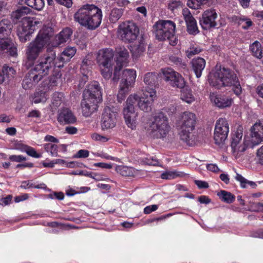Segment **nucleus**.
I'll return each mask as SVG.
<instances>
[{
	"mask_svg": "<svg viewBox=\"0 0 263 263\" xmlns=\"http://www.w3.org/2000/svg\"><path fill=\"white\" fill-rule=\"evenodd\" d=\"M114 57V52L109 48L100 50L97 54V61L98 64L102 66L111 65L110 62Z\"/></svg>",
	"mask_w": 263,
	"mask_h": 263,
	"instance_id": "5701e85b",
	"label": "nucleus"
},
{
	"mask_svg": "<svg viewBox=\"0 0 263 263\" xmlns=\"http://www.w3.org/2000/svg\"><path fill=\"white\" fill-rule=\"evenodd\" d=\"M91 64V61L89 59V55L86 56L82 61V68L84 69L87 66Z\"/></svg>",
	"mask_w": 263,
	"mask_h": 263,
	"instance_id": "0e129e2a",
	"label": "nucleus"
},
{
	"mask_svg": "<svg viewBox=\"0 0 263 263\" xmlns=\"http://www.w3.org/2000/svg\"><path fill=\"white\" fill-rule=\"evenodd\" d=\"M192 64L193 70L195 73L197 78H200L201 76L202 71L205 67V60L199 57L195 58L193 59Z\"/></svg>",
	"mask_w": 263,
	"mask_h": 263,
	"instance_id": "c85d7f7f",
	"label": "nucleus"
},
{
	"mask_svg": "<svg viewBox=\"0 0 263 263\" xmlns=\"http://www.w3.org/2000/svg\"><path fill=\"white\" fill-rule=\"evenodd\" d=\"M19 4H26L37 10H41L45 5L44 0H19Z\"/></svg>",
	"mask_w": 263,
	"mask_h": 263,
	"instance_id": "7c9ffc66",
	"label": "nucleus"
},
{
	"mask_svg": "<svg viewBox=\"0 0 263 263\" xmlns=\"http://www.w3.org/2000/svg\"><path fill=\"white\" fill-rule=\"evenodd\" d=\"M119 33L122 41L132 43L137 37L139 32L138 27L132 22L122 23L119 28Z\"/></svg>",
	"mask_w": 263,
	"mask_h": 263,
	"instance_id": "9d476101",
	"label": "nucleus"
},
{
	"mask_svg": "<svg viewBox=\"0 0 263 263\" xmlns=\"http://www.w3.org/2000/svg\"><path fill=\"white\" fill-rule=\"evenodd\" d=\"M145 50V45L143 39H140L138 43L131 46L130 51L133 56L138 57L141 55Z\"/></svg>",
	"mask_w": 263,
	"mask_h": 263,
	"instance_id": "c756f323",
	"label": "nucleus"
},
{
	"mask_svg": "<svg viewBox=\"0 0 263 263\" xmlns=\"http://www.w3.org/2000/svg\"><path fill=\"white\" fill-rule=\"evenodd\" d=\"M242 137V131L237 130L232 137L231 148L233 154L236 152L237 146L240 144L241 140Z\"/></svg>",
	"mask_w": 263,
	"mask_h": 263,
	"instance_id": "473e14b6",
	"label": "nucleus"
},
{
	"mask_svg": "<svg viewBox=\"0 0 263 263\" xmlns=\"http://www.w3.org/2000/svg\"><path fill=\"white\" fill-rule=\"evenodd\" d=\"M156 38L160 41L174 37L175 24L171 21L160 20L153 26Z\"/></svg>",
	"mask_w": 263,
	"mask_h": 263,
	"instance_id": "1a4fd4ad",
	"label": "nucleus"
},
{
	"mask_svg": "<svg viewBox=\"0 0 263 263\" xmlns=\"http://www.w3.org/2000/svg\"><path fill=\"white\" fill-rule=\"evenodd\" d=\"M162 71L164 80L173 87L181 88L185 86L184 78L172 68H165Z\"/></svg>",
	"mask_w": 263,
	"mask_h": 263,
	"instance_id": "ddd939ff",
	"label": "nucleus"
},
{
	"mask_svg": "<svg viewBox=\"0 0 263 263\" xmlns=\"http://www.w3.org/2000/svg\"><path fill=\"white\" fill-rule=\"evenodd\" d=\"M58 121L61 123L73 124L76 122L77 118L71 110L64 108L59 111Z\"/></svg>",
	"mask_w": 263,
	"mask_h": 263,
	"instance_id": "393cba45",
	"label": "nucleus"
},
{
	"mask_svg": "<svg viewBox=\"0 0 263 263\" xmlns=\"http://www.w3.org/2000/svg\"><path fill=\"white\" fill-rule=\"evenodd\" d=\"M162 71L164 80L173 87L181 88L185 86L184 78L172 68H165Z\"/></svg>",
	"mask_w": 263,
	"mask_h": 263,
	"instance_id": "4468645a",
	"label": "nucleus"
},
{
	"mask_svg": "<svg viewBox=\"0 0 263 263\" xmlns=\"http://www.w3.org/2000/svg\"><path fill=\"white\" fill-rule=\"evenodd\" d=\"M55 2L62 5L65 6L67 8H70L72 6V0H55Z\"/></svg>",
	"mask_w": 263,
	"mask_h": 263,
	"instance_id": "4d7b16f0",
	"label": "nucleus"
},
{
	"mask_svg": "<svg viewBox=\"0 0 263 263\" xmlns=\"http://www.w3.org/2000/svg\"><path fill=\"white\" fill-rule=\"evenodd\" d=\"M250 49L252 54L258 59H260L262 57V47L261 44L255 41L250 46Z\"/></svg>",
	"mask_w": 263,
	"mask_h": 263,
	"instance_id": "2f4dec72",
	"label": "nucleus"
},
{
	"mask_svg": "<svg viewBox=\"0 0 263 263\" xmlns=\"http://www.w3.org/2000/svg\"><path fill=\"white\" fill-rule=\"evenodd\" d=\"M182 7V3L181 1L172 0L168 3V9L173 11L176 9Z\"/></svg>",
	"mask_w": 263,
	"mask_h": 263,
	"instance_id": "de8ad7c7",
	"label": "nucleus"
},
{
	"mask_svg": "<svg viewBox=\"0 0 263 263\" xmlns=\"http://www.w3.org/2000/svg\"><path fill=\"white\" fill-rule=\"evenodd\" d=\"M211 0H188L187 5V6L194 9H198L200 8L201 5L206 4Z\"/></svg>",
	"mask_w": 263,
	"mask_h": 263,
	"instance_id": "a19ab883",
	"label": "nucleus"
},
{
	"mask_svg": "<svg viewBox=\"0 0 263 263\" xmlns=\"http://www.w3.org/2000/svg\"><path fill=\"white\" fill-rule=\"evenodd\" d=\"M13 26L8 19L4 18L0 21V40L10 37Z\"/></svg>",
	"mask_w": 263,
	"mask_h": 263,
	"instance_id": "cd10ccee",
	"label": "nucleus"
},
{
	"mask_svg": "<svg viewBox=\"0 0 263 263\" xmlns=\"http://www.w3.org/2000/svg\"><path fill=\"white\" fill-rule=\"evenodd\" d=\"M143 162L149 165L157 166L159 165L158 161L153 158H145Z\"/></svg>",
	"mask_w": 263,
	"mask_h": 263,
	"instance_id": "6e6d98bb",
	"label": "nucleus"
},
{
	"mask_svg": "<svg viewBox=\"0 0 263 263\" xmlns=\"http://www.w3.org/2000/svg\"><path fill=\"white\" fill-rule=\"evenodd\" d=\"M184 174L178 172H166L161 175V178L163 179H172L177 177H183Z\"/></svg>",
	"mask_w": 263,
	"mask_h": 263,
	"instance_id": "c03bdc74",
	"label": "nucleus"
},
{
	"mask_svg": "<svg viewBox=\"0 0 263 263\" xmlns=\"http://www.w3.org/2000/svg\"><path fill=\"white\" fill-rule=\"evenodd\" d=\"M36 22L30 17H24L22 24L17 27V34L20 40L25 43L30 40V36L33 33Z\"/></svg>",
	"mask_w": 263,
	"mask_h": 263,
	"instance_id": "9b49d317",
	"label": "nucleus"
},
{
	"mask_svg": "<svg viewBox=\"0 0 263 263\" xmlns=\"http://www.w3.org/2000/svg\"><path fill=\"white\" fill-rule=\"evenodd\" d=\"M229 132L228 121L225 118H220L216 122L214 139L215 143L223 144L227 140Z\"/></svg>",
	"mask_w": 263,
	"mask_h": 263,
	"instance_id": "f8f14e48",
	"label": "nucleus"
},
{
	"mask_svg": "<svg viewBox=\"0 0 263 263\" xmlns=\"http://www.w3.org/2000/svg\"><path fill=\"white\" fill-rule=\"evenodd\" d=\"M31 12V9L26 6H22L18 8L15 11L12 12L11 16L15 20H19L21 17H24L25 15Z\"/></svg>",
	"mask_w": 263,
	"mask_h": 263,
	"instance_id": "e433bc0d",
	"label": "nucleus"
},
{
	"mask_svg": "<svg viewBox=\"0 0 263 263\" xmlns=\"http://www.w3.org/2000/svg\"><path fill=\"white\" fill-rule=\"evenodd\" d=\"M136 71L133 69H126L122 71L120 85L121 87H133L136 80Z\"/></svg>",
	"mask_w": 263,
	"mask_h": 263,
	"instance_id": "b1692460",
	"label": "nucleus"
},
{
	"mask_svg": "<svg viewBox=\"0 0 263 263\" xmlns=\"http://www.w3.org/2000/svg\"><path fill=\"white\" fill-rule=\"evenodd\" d=\"M209 82L217 89L233 86L234 92L237 96L241 93L242 88L238 78L234 71L229 68L216 65L209 74Z\"/></svg>",
	"mask_w": 263,
	"mask_h": 263,
	"instance_id": "7ed1b4c3",
	"label": "nucleus"
},
{
	"mask_svg": "<svg viewBox=\"0 0 263 263\" xmlns=\"http://www.w3.org/2000/svg\"><path fill=\"white\" fill-rule=\"evenodd\" d=\"M55 51L51 47L47 48L34 66L26 74L22 83V87L27 90L35 86L55 66Z\"/></svg>",
	"mask_w": 263,
	"mask_h": 263,
	"instance_id": "f257e3e1",
	"label": "nucleus"
},
{
	"mask_svg": "<svg viewBox=\"0 0 263 263\" xmlns=\"http://www.w3.org/2000/svg\"><path fill=\"white\" fill-rule=\"evenodd\" d=\"M151 132L157 138L166 137L170 130L168 119L162 112H159L154 117V120L149 125Z\"/></svg>",
	"mask_w": 263,
	"mask_h": 263,
	"instance_id": "6e6552de",
	"label": "nucleus"
},
{
	"mask_svg": "<svg viewBox=\"0 0 263 263\" xmlns=\"http://www.w3.org/2000/svg\"><path fill=\"white\" fill-rule=\"evenodd\" d=\"M89 151L85 149H81L74 156V158H87L89 156Z\"/></svg>",
	"mask_w": 263,
	"mask_h": 263,
	"instance_id": "864d4df0",
	"label": "nucleus"
},
{
	"mask_svg": "<svg viewBox=\"0 0 263 263\" xmlns=\"http://www.w3.org/2000/svg\"><path fill=\"white\" fill-rule=\"evenodd\" d=\"M195 183L199 189H207L209 187L208 182L201 180H195Z\"/></svg>",
	"mask_w": 263,
	"mask_h": 263,
	"instance_id": "bf43d9fd",
	"label": "nucleus"
},
{
	"mask_svg": "<svg viewBox=\"0 0 263 263\" xmlns=\"http://www.w3.org/2000/svg\"><path fill=\"white\" fill-rule=\"evenodd\" d=\"M143 81L145 84L147 85L145 88V92L146 91H150L151 89H153L154 91H156V87L159 85L158 74L154 72H147L143 77Z\"/></svg>",
	"mask_w": 263,
	"mask_h": 263,
	"instance_id": "a878e982",
	"label": "nucleus"
},
{
	"mask_svg": "<svg viewBox=\"0 0 263 263\" xmlns=\"http://www.w3.org/2000/svg\"><path fill=\"white\" fill-rule=\"evenodd\" d=\"M117 172L121 175L124 176H134V170L132 167L127 166H119L117 168Z\"/></svg>",
	"mask_w": 263,
	"mask_h": 263,
	"instance_id": "79ce46f5",
	"label": "nucleus"
},
{
	"mask_svg": "<svg viewBox=\"0 0 263 263\" xmlns=\"http://www.w3.org/2000/svg\"><path fill=\"white\" fill-rule=\"evenodd\" d=\"M238 24L239 25H241L242 29L247 30L252 25L253 23L249 18H239Z\"/></svg>",
	"mask_w": 263,
	"mask_h": 263,
	"instance_id": "09e8293b",
	"label": "nucleus"
},
{
	"mask_svg": "<svg viewBox=\"0 0 263 263\" xmlns=\"http://www.w3.org/2000/svg\"><path fill=\"white\" fill-rule=\"evenodd\" d=\"M235 179L240 183L241 187L242 188H246L247 184L250 185L252 188H255L256 186V184L251 181H249L242 177L241 175L237 173L235 177Z\"/></svg>",
	"mask_w": 263,
	"mask_h": 263,
	"instance_id": "58836bf2",
	"label": "nucleus"
},
{
	"mask_svg": "<svg viewBox=\"0 0 263 263\" xmlns=\"http://www.w3.org/2000/svg\"><path fill=\"white\" fill-rule=\"evenodd\" d=\"M217 17V14L215 10L211 9L205 10L199 20L202 28L203 30H210L216 27L217 24L216 18Z\"/></svg>",
	"mask_w": 263,
	"mask_h": 263,
	"instance_id": "dca6fc26",
	"label": "nucleus"
},
{
	"mask_svg": "<svg viewBox=\"0 0 263 263\" xmlns=\"http://www.w3.org/2000/svg\"><path fill=\"white\" fill-rule=\"evenodd\" d=\"M9 160L17 162H20L23 161H25L26 160V157L21 156V155H12L10 156L9 158Z\"/></svg>",
	"mask_w": 263,
	"mask_h": 263,
	"instance_id": "5fc2aeb1",
	"label": "nucleus"
},
{
	"mask_svg": "<svg viewBox=\"0 0 263 263\" xmlns=\"http://www.w3.org/2000/svg\"><path fill=\"white\" fill-rule=\"evenodd\" d=\"M2 72L3 73L2 75L8 81L13 80L16 74V70L12 67H9L7 65L3 66Z\"/></svg>",
	"mask_w": 263,
	"mask_h": 263,
	"instance_id": "72a5a7b5",
	"label": "nucleus"
},
{
	"mask_svg": "<svg viewBox=\"0 0 263 263\" xmlns=\"http://www.w3.org/2000/svg\"><path fill=\"white\" fill-rule=\"evenodd\" d=\"M210 98L212 102L220 108L230 107L233 101V99L228 96L214 93H211Z\"/></svg>",
	"mask_w": 263,
	"mask_h": 263,
	"instance_id": "412c9836",
	"label": "nucleus"
},
{
	"mask_svg": "<svg viewBox=\"0 0 263 263\" xmlns=\"http://www.w3.org/2000/svg\"><path fill=\"white\" fill-rule=\"evenodd\" d=\"M120 86V89L117 95L118 101L121 103L125 99L129 91V88Z\"/></svg>",
	"mask_w": 263,
	"mask_h": 263,
	"instance_id": "49530a36",
	"label": "nucleus"
},
{
	"mask_svg": "<svg viewBox=\"0 0 263 263\" xmlns=\"http://www.w3.org/2000/svg\"><path fill=\"white\" fill-rule=\"evenodd\" d=\"M53 68H54V70L52 76L55 77V79H59L61 78L62 76V73L61 72V71L59 69V68H58L57 66H54L51 70H52Z\"/></svg>",
	"mask_w": 263,
	"mask_h": 263,
	"instance_id": "e2e57ef3",
	"label": "nucleus"
},
{
	"mask_svg": "<svg viewBox=\"0 0 263 263\" xmlns=\"http://www.w3.org/2000/svg\"><path fill=\"white\" fill-rule=\"evenodd\" d=\"M0 54L11 57L17 55L16 46L10 37L0 40Z\"/></svg>",
	"mask_w": 263,
	"mask_h": 263,
	"instance_id": "6ab92c4d",
	"label": "nucleus"
},
{
	"mask_svg": "<svg viewBox=\"0 0 263 263\" xmlns=\"http://www.w3.org/2000/svg\"><path fill=\"white\" fill-rule=\"evenodd\" d=\"M144 96L145 97L140 98L137 95H131L126 101L123 114L126 124L132 129L136 127L137 113L135 110L134 105L137 103L139 107L145 112L151 111L154 99L156 97V91L151 89L150 91H145Z\"/></svg>",
	"mask_w": 263,
	"mask_h": 263,
	"instance_id": "f03ea898",
	"label": "nucleus"
},
{
	"mask_svg": "<svg viewBox=\"0 0 263 263\" xmlns=\"http://www.w3.org/2000/svg\"><path fill=\"white\" fill-rule=\"evenodd\" d=\"M251 144L252 147L263 141V122H256L251 128Z\"/></svg>",
	"mask_w": 263,
	"mask_h": 263,
	"instance_id": "a211bd4d",
	"label": "nucleus"
},
{
	"mask_svg": "<svg viewBox=\"0 0 263 263\" xmlns=\"http://www.w3.org/2000/svg\"><path fill=\"white\" fill-rule=\"evenodd\" d=\"M117 112L109 107H106L102 115L101 126L102 129H109L114 127L116 124Z\"/></svg>",
	"mask_w": 263,
	"mask_h": 263,
	"instance_id": "f3484780",
	"label": "nucleus"
},
{
	"mask_svg": "<svg viewBox=\"0 0 263 263\" xmlns=\"http://www.w3.org/2000/svg\"><path fill=\"white\" fill-rule=\"evenodd\" d=\"M201 51V49L199 47H193L186 51L187 56L188 58H191L194 55L199 53Z\"/></svg>",
	"mask_w": 263,
	"mask_h": 263,
	"instance_id": "603ef678",
	"label": "nucleus"
},
{
	"mask_svg": "<svg viewBox=\"0 0 263 263\" xmlns=\"http://www.w3.org/2000/svg\"><path fill=\"white\" fill-rule=\"evenodd\" d=\"M76 49L74 47H67L61 53L60 56L57 58L55 55V66L58 68H62L64 64L68 62L70 59L75 54Z\"/></svg>",
	"mask_w": 263,
	"mask_h": 263,
	"instance_id": "4be33fe9",
	"label": "nucleus"
},
{
	"mask_svg": "<svg viewBox=\"0 0 263 263\" xmlns=\"http://www.w3.org/2000/svg\"><path fill=\"white\" fill-rule=\"evenodd\" d=\"M129 57L128 50L125 48H120L118 52V57H117L115 66L113 77L111 80L114 83H117L120 79V70L123 66L127 63V59Z\"/></svg>",
	"mask_w": 263,
	"mask_h": 263,
	"instance_id": "2eb2a0df",
	"label": "nucleus"
},
{
	"mask_svg": "<svg viewBox=\"0 0 263 263\" xmlns=\"http://www.w3.org/2000/svg\"><path fill=\"white\" fill-rule=\"evenodd\" d=\"M72 31L70 28H66L61 31L58 34H57L52 43V46L50 47L52 49L53 47H57L66 42L69 39L72 34ZM48 47L47 48H49ZM55 52V51L53 49Z\"/></svg>",
	"mask_w": 263,
	"mask_h": 263,
	"instance_id": "bb28decb",
	"label": "nucleus"
},
{
	"mask_svg": "<svg viewBox=\"0 0 263 263\" xmlns=\"http://www.w3.org/2000/svg\"><path fill=\"white\" fill-rule=\"evenodd\" d=\"M252 144L251 142H248L246 140H245L242 144L238 145L237 146L236 152L235 154H233L236 157L239 156L246 150L247 148L249 146L252 147Z\"/></svg>",
	"mask_w": 263,
	"mask_h": 263,
	"instance_id": "37998d69",
	"label": "nucleus"
},
{
	"mask_svg": "<svg viewBox=\"0 0 263 263\" xmlns=\"http://www.w3.org/2000/svg\"><path fill=\"white\" fill-rule=\"evenodd\" d=\"M11 121V119L9 116L5 114L0 115V123H9Z\"/></svg>",
	"mask_w": 263,
	"mask_h": 263,
	"instance_id": "338daca9",
	"label": "nucleus"
},
{
	"mask_svg": "<svg viewBox=\"0 0 263 263\" xmlns=\"http://www.w3.org/2000/svg\"><path fill=\"white\" fill-rule=\"evenodd\" d=\"M217 196L223 202L227 203H233L235 199V196L231 193L226 191L221 190L217 193Z\"/></svg>",
	"mask_w": 263,
	"mask_h": 263,
	"instance_id": "f704fd0d",
	"label": "nucleus"
},
{
	"mask_svg": "<svg viewBox=\"0 0 263 263\" xmlns=\"http://www.w3.org/2000/svg\"><path fill=\"white\" fill-rule=\"evenodd\" d=\"M256 93L261 98H263V83L258 85L256 88Z\"/></svg>",
	"mask_w": 263,
	"mask_h": 263,
	"instance_id": "774afa93",
	"label": "nucleus"
},
{
	"mask_svg": "<svg viewBox=\"0 0 263 263\" xmlns=\"http://www.w3.org/2000/svg\"><path fill=\"white\" fill-rule=\"evenodd\" d=\"M102 16L100 9L93 5H86L78 10L74 15V18L82 26L93 30L100 25Z\"/></svg>",
	"mask_w": 263,
	"mask_h": 263,
	"instance_id": "39448f33",
	"label": "nucleus"
},
{
	"mask_svg": "<svg viewBox=\"0 0 263 263\" xmlns=\"http://www.w3.org/2000/svg\"><path fill=\"white\" fill-rule=\"evenodd\" d=\"M206 168L208 170L214 173H217L219 172L220 170L215 164H208L206 165Z\"/></svg>",
	"mask_w": 263,
	"mask_h": 263,
	"instance_id": "052dcab7",
	"label": "nucleus"
},
{
	"mask_svg": "<svg viewBox=\"0 0 263 263\" xmlns=\"http://www.w3.org/2000/svg\"><path fill=\"white\" fill-rule=\"evenodd\" d=\"M65 131L69 134L73 135L77 133L78 129L73 126H67L65 128Z\"/></svg>",
	"mask_w": 263,
	"mask_h": 263,
	"instance_id": "69168bd1",
	"label": "nucleus"
},
{
	"mask_svg": "<svg viewBox=\"0 0 263 263\" xmlns=\"http://www.w3.org/2000/svg\"><path fill=\"white\" fill-rule=\"evenodd\" d=\"M182 15L185 22L187 31L190 34L196 35L199 32L197 22L190 10L185 8L182 10Z\"/></svg>",
	"mask_w": 263,
	"mask_h": 263,
	"instance_id": "aec40b11",
	"label": "nucleus"
},
{
	"mask_svg": "<svg viewBox=\"0 0 263 263\" xmlns=\"http://www.w3.org/2000/svg\"><path fill=\"white\" fill-rule=\"evenodd\" d=\"M63 95L59 92H54L52 98L51 108L56 109L59 107L62 102Z\"/></svg>",
	"mask_w": 263,
	"mask_h": 263,
	"instance_id": "ea45409f",
	"label": "nucleus"
},
{
	"mask_svg": "<svg viewBox=\"0 0 263 263\" xmlns=\"http://www.w3.org/2000/svg\"><path fill=\"white\" fill-rule=\"evenodd\" d=\"M12 196L8 195L5 198H2L1 200L0 204L2 205H7L10 203L12 200Z\"/></svg>",
	"mask_w": 263,
	"mask_h": 263,
	"instance_id": "680f3d73",
	"label": "nucleus"
},
{
	"mask_svg": "<svg viewBox=\"0 0 263 263\" xmlns=\"http://www.w3.org/2000/svg\"><path fill=\"white\" fill-rule=\"evenodd\" d=\"M123 13V9L114 8L113 9L109 15V20L112 23L117 22L122 16Z\"/></svg>",
	"mask_w": 263,
	"mask_h": 263,
	"instance_id": "4c0bfd02",
	"label": "nucleus"
},
{
	"mask_svg": "<svg viewBox=\"0 0 263 263\" xmlns=\"http://www.w3.org/2000/svg\"><path fill=\"white\" fill-rule=\"evenodd\" d=\"M53 35V30L50 27H44L39 32L34 41L27 46L26 54L28 62H34L49 45Z\"/></svg>",
	"mask_w": 263,
	"mask_h": 263,
	"instance_id": "20e7f679",
	"label": "nucleus"
},
{
	"mask_svg": "<svg viewBox=\"0 0 263 263\" xmlns=\"http://www.w3.org/2000/svg\"><path fill=\"white\" fill-rule=\"evenodd\" d=\"M256 159L258 163L263 165V145L257 151Z\"/></svg>",
	"mask_w": 263,
	"mask_h": 263,
	"instance_id": "8fccbe9b",
	"label": "nucleus"
},
{
	"mask_svg": "<svg viewBox=\"0 0 263 263\" xmlns=\"http://www.w3.org/2000/svg\"><path fill=\"white\" fill-rule=\"evenodd\" d=\"M158 209V205L153 204L149 206H147L144 209V213L146 214H150L151 212L156 211Z\"/></svg>",
	"mask_w": 263,
	"mask_h": 263,
	"instance_id": "13d9d810",
	"label": "nucleus"
},
{
	"mask_svg": "<svg viewBox=\"0 0 263 263\" xmlns=\"http://www.w3.org/2000/svg\"><path fill=\"white\" fill-rule=\"evenodd\" d=\"M102 67L101 68L102 77L106 80L110 79L112 74V68L111 67V65Z\"/></svg>",
	"mask_w": 263,
	"mask_h": 263,
	"instance_id": "a18cd8bd",
	"label": "nucleus"
},
{
	"mask_svg": "<svg viewBox=\"0 0 263 263\" xmlns=\"http://www.w3.org/2000/svg\"><path fill=\"white\" fill-rule=\"evenodd\" d=\"M26 153L29 155L34 158H40L42 155L41 154H37L34 148L28 146L26 150Z\"/></svg>",
	"mask_w": 263,
	"mask_h": 263,
	"instance_id": "3c124183",
	"label": "nucleus"
},
{
	"mask_svg": "<svg viewBox=\"0 0 263 263\" xmlns=\"http://www.w3.org/2000/svg\"><path fill=\"white\" fill-rule=\"evenodd\" d=\"M83 99L81 102L82 114L89 117L97 110L98 104L102 101L101 88L99 83L93 81L89 84L83 93Z\"/></svg>",
	"mask_w": 263,
	"mask_h": 263,
	"instance_id": "423d86ee",
	"label": "nucleus"
},
{
	"mask_svg": "<svg viewBox=\"0 0 263 263\" xmlns=\"http://www.w3.org/2000/svg\"><path fill=\"white\" fill-rule=\"evenodd\" d=\"M196 123V115L191 112L185 111L181 115L179 122V135L181 140L185 142L189 145L195 144L196 139L192 132L195 129Z\"/></svg>",
	"mask_w": 263,
	"mask_h": 263,
	"instance_id": "0eeeda50",
	"label": "nucleus"
},
{
	"mask_svg": "<svg viewBox=\"0 0 263 263\" xmlns=\"http://www.w3.org/2000/svg\"><path fill=\"white\" fill-rule=\"evenodd\" d=\"M181 89H182L181 94V98L182 100L187 103H191L195 100L194 96L191 89L184 87V86Z\"/></svg>",
	"mask_w": 263,
	"mask_h": 263,
	"instance_id": "c9c22d12",
	"label": "nucleus"
}]
</instances>
